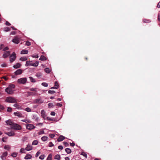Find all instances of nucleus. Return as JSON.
I'll list each match as a JSON object with an SVG mask.
<instances>
[{"mask_svg":"<svg viewBox=\"0 0 160 160\" xmlns=\"http://www.w3.org/2000/svg\"><path fill=\"white\" fill-rule=\"evenodd\" d=\"M26 45L27 46H29L31 45V42L28 41H27L26 42Z\"/></svg>","mask_w":160,"mask_h":160,"instance_id":"obj_47","label":"nucleus"},{"mask_svg":"<svg viewBox=\"0 0 160 160\" xmlns=\"http://www.w3.org/2000/svg\"><path fill=\"white\" fill-rule=\"evenodd\" d=\"M40 154V152H38L36 154V157H38V156Z\"/></svg>","mask_w":160,"mask_h":160,"instance_id":"obj_63","label":"nucleus"},{"mask_svg":"<svg viewBox=\"0 0 160 160\" xmlns=\"http://www.w3.org/2000/svg\"><path fill=\"white\" fill-rule=\"evenodd\" d=\"M143 22L145 23H149L150 22V21L149 19H144L143 20Z\"/></svg>","mask_w":160,"mask_h":160,"instance_id":"obj_32","label":"nucleus"},{"mask_svg":"<svg viewBox=\"0 0 160 160\" xmlns=\"http://www.w3.org/2000/svg\"><path fill=\"white\" fill-rule=\"evenodd\" d=\"M44 155H41L39 157V158L43 160L44 159Z\"/></svg>","mask_w":160,"mask_h":160,"instance_id":"obj_52","label":"nucleus"},{"mask_svg":"<svg viewBox=\"0 0 160 160\" xmlns=\"http://www.w3.org/2000/svg\"><path fill=\"white\" fill-rule=\"evenodd\" d=\"M5 92L8 94L11 95L13 94L14 93V91L12 89L9 88L8 87L6 88Z\"/></svg>","mask_w":160,"mask_h":160,"instance_id":"obj_5","label":"nucleus"},{"mask_svg":"<svg viewBox=\"0 0 160 160\" xmlns=\"http://www.w3.org/2000/svg\"><path fill=\"white\" fill-rule=\"evenodd\" d=\"M42 85L44 86V87H47L48 86V83H46V82H42Z\"/></svg>","mask_w":160,"mask_h":160,"instance_id":"obj_45","label":"nucleus"},{"mask_svg":"<svg viewBox=\"0 0 160 160\" xmlns=\"http://www.w3.org/2000/svg\"><path fill=\"white\" fill-rule=\"evenodd\" d=\"M81 155H83V156H84L85 158H87V156L86 153L84 152H82L81 154Z\"/></svg>","mask_w":160,"mask_h":160,"instance_id":"obj_40","label":"nucleus"},{"mask_svg":"<svg viewBox=\"0 0 160 160\" xmlns=\"http://www.w3.org/2000/svg\"><path fill=\"white\" fill-rule=\"evenodd\" d=\"M43 102L41 98L36 99L33 100V103H42Z\"/></svg>","mask_w":160,"mask_h":160,"instance_id":"obj_6","label":"nucleus"},{"mask_svg":"<svg viewBox=\"0 0 160 160\" xmlns=\"http://www.w3.org/2000/svg\"><path fill=\"white\" fill-rule=\"evenodd\" d=\"M41 114L43 118H45L46 117V115L45 114V113L43 110H42L41 111Z\"/></svg>","mask_w":160,"mask_h":160,"instance_id":"obj_19","label":"nucleus"},{"mask_svg":"<svg viewBox=\"0 0 160 160\" xmlns=\"http://www.w3.org/2000/svg\"><path fill=\"white\" fill-rule=\"evenodd\" d=\"M44 70L45 72H46L48 73H50L51 72V70L50 69L48 68H45Z\"/></svg>","mask_w":160,"mask_h":160,"instance_id":"obj_23","label":"nucleus"},{"mask_svg":"<svg viewBox=\"0 0 160 160\" xmlns=\"http://www.w3.org/2000/svg\"><path fill=\"white\" fill-rule=\"evenodd\" d=\"M8 155V153L7 152H4L3 154H2V156H1V158L2 159V160H4V158H3L5 157H6Z\"/></svg>","mask_w":160,"mask_h":160,"instance_id":"obj_20","label":"nucleus"},{"mask_svg":"<svg viewBox=\"0 0 160 160\" xmlns=\"http://www.w3.org/2000/svg\"><path fill=\"white\" fill-rule=\"evenodd\" d=\"M63 143L65 147H68L69 146V144L67 142H63Z\"/></svg>","mask_w":160,"mask_h":160,"instance_id":"obj_51","label":"nucleus"},{"mask_svg":"<svg viewBox=\"0 0 160 160\" xmlns=\"http://www.w3.org/2000/svg\"><path fill=\"white\" fill-rule=\"evenodd\" d=\"M32 157V155L31 154H27L25 156L24 158L25 159H30Z\"/></svg>","mask_w":160,"mask_h":160,"instance_id":"obj_18","label":"nucleus"},{"mask_svg":"<svg viewBox=\"0 0 160 160\" xmlns=\"http://www.w3.org/2000/svg\"><path fill=\"white\" fill-rule=\"evenodd\" d=\"M58 148L59 149L62 150L63 148V147L61 145H60L58 146Z\"/></svg>","mask_w":160,"mask_h":160,"instance_id":"obj_57","label":"nucleus"},{"mask_svg":"<svg viewBox=\"0 0 160 160\" xmlns=\"http://www.w3.org/2000/svg\"><path fill=\"white\" fill-rule=\"evenodd\" d=\"M52 155L51 154H50L48 156L47 160H52Z\"/></svg>","mask_w":160,"mask_h":160,"instance_id":"obj_30","label":"nucleus"},{"mask_svg":"<svg viewBox=\"0 0 160 160\" xmlns=\"http://www.w3.org/2000/svg\"><path fill=\"white\" fill-rule=\"evenodd\" d=\"M54 86L56 88V89H57L59 85L57 82H55L54 83Z\"/></svg>","mask_w":160,"mask_h":160,"instance_id":"obj_36","label":"nucleus"},{"mask_svg":"<svg viewBox=\"0 0 160 160\" xmlns=\"http://www.w3.org/2000/svg\"><path fill=\"white\" fill-rule=\"evenodd\" d=\"M14 115L15 116H17L19 118H21L23 117V115L22 113L20 112H15L14 113Z\"/></svg>","mask_w":160,"mask_h":160,"instance_id":"obj_10","label":"nucleus"},{"mask_svg":"<svg viewBox=\"0 0 160 160\" xmlns=\"http://www.w3.org/2000/svg\"><path fill=\"white\" fill-rule=\"evenodd\" d=\"M4 44H1V46H0V49H2V48H4Z\"/></svg>","mask_w":160,"mask_h":160,"instance_id":"obj_61","label":"nucleus"},{"mask_svg":"<svg viewBox=\"0 0 160 160\" xmlns=\"http://www.w3.org/2000/svg\"><path fill=\"white\" fill-rule=\"evenodd\" d=\"M56 105L58 106L59 107H62V104H61L60 103H57L56 104Z\"/></svg>","mask_w":160,"mask_h":160,"instance_id":"obj_55","label":"nucleus"},{"mask_svg":"<svg viewBox=\"0 0 160 160\" xmlns=\"http://www.w3.org/2000/svg\"><path fill=\"white\" fill-rule=\"evenodd\" d=\"M4 107L3 106L0 104V112H1V110H4Z\"/></svg>","mask_w":160,"mask_h":160,"instance_id":"obj_41","label":"nucleus"},{"mask_svg":"<svg viewBox=\"0 0 160 160\" xmlns=\"http://www.w3.org/2000/svg\"><path fill=\"white\" fill-rule=\"evenodd\" d=\"M5 133L8 135L9 136H14L15 135V133L14 132H5Z\"/></svg>","mask_w":160,"mask_h":160,"instance_id":"obj_14","label":"nucleus"},{"mask_svg":"<svg viewBox=\"0 0 160 160\" xmlns=\"http://www.w3.org/2000/svg\"><path fill=\"white\" fill-rule=\"evenodd\" d=\"M29 78L30 79V80L31 82H35V80L33 78L30 77H29Z\"/></svg>","mask_w":160,"mask_h":160,"instance_id":"obj_38","label":"nucleus"},{"mask_svg":"<svg viewBox=\"0 0 160 160\" xmlns=\"http://www.w3.org/2000/svg\"><path fill=\"white\" fill-rule=\"evenodd\" d=\"M48 107L49 108H51L52 107H54L55 105H54L53 104V103H49L48 104Z\"/></svg>","mask_w":160,"mask_h":160,"instance_id":"obj_35","label":"nucleus"},{"mask_svg":"<svg viewBox=\"0 0 160 160\" xmlns=\"http://www.w3.org/2000/svg\"><path fill=\"white\" fill-rule=\"evenodd\" d=\"M6 24L8 26L11 25V24L7 21L6 22Z\"/></svg>","mask_w":160,"mask_h":160,"instance_id":"obj_62","label":"nucleus"},{"mask_svg":"<svg viewBox=\"0 0 160 160\" xmlns=\"http://www.w3.org/2000/svg\"><path fill=\"white\" fill-rule=\"evenodd\" d=\"M30 63H30L28 61H27L26 63V66H28L29 65H30Z\"/></svg>","mask_w":160,"mask_h":160,"instance_id":"obj_53","label":"nucleus"},{"mask_svg":"<svg viewBox=\"0 0 160 160\" xmlns=\"http://www.w3.org/2000/svg\"><path fill=\"white\" fill-rule=\"evenodd\" d=\"M54 146L53 144L52 143V142H49V146L50 147H52Z\"/></svg>","mask_w":160,"mask_h":160,"instance_id":"obj_50","label":"nucleus"},{"mask_svg":"<svg viewBox=\"0 0 160 160\" xmlns=\"http://www.w3.org/2000/svg\"><path fill=\"white\" fill-rule=\"evenodd\" d=\"M27 58L26 57H21L20 60H21V61H26V60H27Z\"/></svg>","mask_w":160,"mask_h":160,"instance_id":"obj_31","label":"nucleus"},{"mask_svg":"<svg viewBox=\"0 0 160 160\" xmlns=\"http://www.w3.org/2000/svg\"><path fill=\"white\" fill-rule=\"evenodd\" d=\"M16 58V54L14 52H13L12 54L11 55L10 57V62H13Z\"/></svg>","mask_w":160,"mask_h":160,"instance_id":"obj_4","label":"nucleus"},{"mask_svg":"<svg viewBox=\"0 0 160 160\" xmlns=\"http://www.w3.org/2000/svg\"><path fill=\"white\" fill-rule=\"evenodd\" d=\"M20 38L16 36L12 40V42L18 44L19 43Z\"/></svg>","mask_w":160,"mask_h":160,"instance_id":"obj_7","label":"nucleus"},{"mask_svg":"<svg viewBox=\"0 0 160 160\" xmlns=\"http://www.w3.org/2000/svg\"><path fill=\"white\" fill-rule=\"evenodd\" d=\"M4 31L5 32H8L10 31V28L8 27H6L4 28Z\"/></svg>","mask_w":160,"mask_h":160,"instance_id":"obj_34","label":"nucleus"},{"mask_svg":"<svg viewBox=\"0 0 160 160\" xmlns=\"http://www.w3.org/2000/svg\"><path fill=\"white\" fill-rule=\"evenodd\" d=\"M10 54V52L9 51L5 52L3 55V57L4 58H6L8 57Z\"/></svg>","mask_w":160,"mask_h":160,"instance_id":"obj_9","label":"nucleus"},{"mask_svg":"<svg viewBox=\"0 0 160 160\" xmlns=\"http://www.w3.org/2000/svg\"><path fill=\"white\" fill-rule=\"evenodd\" d=\"M54 158L55 159L59 160L60 159V155L59 154L56 155L55 156Z\"/></svg>","mask_w":160,"mask_h":160,"instance_id":"obj_27","label":"nucleus"},{"mask_svg":"<svg viewBox=\"0 0 160 160\" xmlns=\"http://www.w3.org/2000/svg\"><path fill=\"white\" fill-rule=\"evenodd\" d=\"M48 137L46 136H44L41 138V139L43 141H46L48 140Z\"/></svg>","mask_w":160,"mask_h":160,"instance_id":"obj_21","label":"nucleus"},{"mask_svg":"<svg viewBox=\"0 0 160 160\" xmlns=\"http://www.w3.org/2000/svg\"><path fill=\"white\" fill-rule=\"evenodd\" d=\"M22 122H25L26 123H30L31 121L30 120L28 119H25L24 120H22Z\"/></svg>","mask_w":160,"mask_h":160,"instance_id":"obj_39","label":"nucleus"},{"mask_svg":"<svg viewBox=\"0 0 160 160\" xmlns=\"http://www.w3.org/2000/svg\"><path fill=\"white\" fill-rule=\"evenodd\" d=\"M25 150V149H24V148H22L20 150V152L22 153H25L24 151Z\"/></svg>","mask_w":160,"mask_h":160,"instance_id":"obj_49","label":"nucleus"},{"mask_svg":"<svg viewBox=\"0 0 160 160\" xmlns=\"http://www.w3.org/2000/svg\"><path fill=\"white\" fill-rule=\"evenodd\" d=\"M8 49H9L8 48V47H7L4 48H3V51H5L7 50H8Z\"/></svg>","mask_w":160,"mask_h":160,"instance_id":"obj_60","label":"nucleus"},{"mask_svg":"<svg viewBox=\"0 0 160 160\" xmlns=\"http://www.w3.org/2000/svg\"><path fill=\"white\" fill-rule=\"evenodd\" d=\"M17 153L16 152H13L11 155L13 158L16 157L17 156Z\"/></svg>","mask_w":160,"mask_h":160,"instance_id":"obj_37","label":"nucleus"},{"mask_svg":"<svg viewBox=\"0 0 160 160\" xmlns=\"http://www.w3.org/2000/svg\"><path fill=\"white\" fill-rule=\"evenodd\" d=\"M38 143V141L37 140H34L32 142V145H37Z\"/></svg>","mask_w":160,"mask_h":160,"instance_id":"obj_26","label":"nucleus"},{"mask_svg":"<svg viewBox=\"0 0 160 160\" xmlns=\"http://www.w3.org/2000/svg\"><path fill=\"white\" fill-rule=\"evenodd\" d=\"M1 78H3L5 81L8 80V78L6 76H4Z\"/></svg>","mask_w":160,"mask_h":160,"instance_id":"obj_59","label":"nucleus"},{"mask_svg":"<svg viewBox=\"0 0 160 160\" xmlns=\"http://www.w3.org/2000/svg\"><path fill=\"white\" fill-rule=\"evenodd\" d=\"M22 73V70L21 69H19L17 70L14 72L15 75H20Z\"/></svg>","mask_w":160,"mask_h":160,"instance_id":"obj_12","label":"nucleus"},{"mask_svg":"<svg viewBox=\"0 0 160 160\" xmlns=\"http://www.w3.org/2000/svg\"><path fill=\"white\" fill-rule=\"evenodd\" d=\"M27 81L26 78H22L18 79L17 82L19 84H24Z\"/></svg>","mask_w":160,"mask_h":160,"instance_id":"obj_3","label":"nucleus"},{"mask_svg":"<svg viewBox=\"0 0 160 160\" xmlns=\"http://www.w3.org/2000/svg\"><path fill=\"white\" fill-rule=\"evenodd\" d=\"M65 137L63 136L62 135H60L57 139V141L58 142H61L63 140L65 139Z\"/></svg>","mask_w":160,"mask_h":160,"instance_id":"obj_13","label":"nucleus"},{"mask_svg":"<svg viewBox=\"0 0 160 160\" xmlns=\"http://www.w3.org/2000/svg\"><path fill=\"white\" fill-rule=\"evenodd\" d=\"M39 59L42 61H44L46 60L47 58L46 57L42 55Z\"/></svg>","mask_w":160,"mask_h":160,"instance_id":"obj_24","label":"nucleus"},{"mask_svg":"<svg viewBox=\"0 0 160 160\" xmlns=\"http://www.w3.org/2000/svg\"><path fill=\"white\" fill-rule=\"evenodd\" d=\"M49 136L51 138H52L54 137L55 135L53 134H50L49 135Z\"/></svg>","mask_w":160,"mask_h":160,"instance_id":"obj_58","label":"nucleus"},{"mask_svg":"<svg viewBox=\"0 0 160 160\" xmlns=\"http://www.w3.org/2000/svg\"><path fill=\"white\" fill-rule=\"evenodd\" d=\"M11 127L12 129L18 130H21L22 128L20 125L14 123H13Z\"/></svg>","mask_w":160,"mask_h":160,"instance_id":"obj_2","label":"nucleus"},{"mask_svg":"<svg viewBox=\"0 0 160 160\" xmlns=\"http://www.w3.org/2000/svg\"><path fill=\"white\" fill-rule=\"evenodd\" d=\"M32 149V146L30 144H28L27 145L26 147L25 148V149L27 151H30Z\"/></svg>","mask_w":160,"mask_h":160,"instance_id":"obj_11","label":"nucleus"},{"mask_svg":"<svg viewBox=\"0 0 160 160\" xmlns=\"http://www.w3.org/2000/svg\"><path fill=\"white\" fill-rule=\"evenodd\" d=\"M55 92L54 91H53V90H49L48 91V93H49L51 94L54 93Z\"/></svg>","mask_w":160,"mask_h":160,"instance_id":"obj_43","label":"nucleus"},{"mask_svg":"<svg viewBox=\"0 0 160 160\" xmlns=\"http://www.w3.org/2000/svg\"><path fill=\"white\" fill-rule=\"evenodd\" d=\"M6 123L8 125H9L11 126V127L12 126V124L14 123L13 122H12L11 120H7L6 121Z\"/></svg>","mask_w":160,"mask_h":160,"instance_id":"obj_15","label":"nucleus"},{"mask_svg":"<svg viewBox=\"0 0 160 160\" xmlns=\"http://www.w3.org/2000/svg\"><path fill=\"white\" fill-rule=\"evenodd\" d=\"M47 119L48 120L50 121H53V119L52 118L49 117H47Z\"/></svg>","mask_w":160,"mask_h":160,"instance_id":"obj_54","label":"nucleus"},{"mask_svg":"<svg viewBox=\"0 0 160 160\" xmlns=\"http://www.w3.org/2000/svg\"><path fill=\"white\" fill-rule=\"evenodd\" d=\"M44 132L43 131H39L38 134L39 135H41V134H44Z\"/></svg>","mask_w":160,"mask_h":160,"instance_id":"obj_42","label":"nucleus"},{"mask_svg":"<svg viewBox=\"0 0 160 160\" xmlns=\"http://www.w3.org/2000/svg\"><path fill=\"white\" fill-rule=\"evenodd\" d=\"M18 101L17 99L14 97H7L5 100V102L8 103H16Z\"/></svg>","mask_w":160,"mask_h":160,"instance_id":"obj_1","label":"nucleus"},{"mask_svg":"<svg viewBox=\"0 0 160 160\" xmlns=\"http://www.w3.org/2000/svg\"><path fill=\"white\" fill-rule=\"evenodd\" d=\"M51 115L52 116H55V113L54 112H51Z\"/></svg>","mask_w":160,"mask_h":160,"instance_id":"obj_64","label":"nucleus"},{"mask_svg":"<svg viewBox=\"0 0 160 160\" xmlns=\"http://www.w3.org/2000/svg\"><path fill=\"white\" fill-rule=\"evenodd\" d=\"M28 52V51L27 50H23L21 52V54H27Z\"/></svg>","mask_w":160,"mask_h":160,"instance_id":"obj_22","label":"nucleus"},{"mask_svg":"<svg viewBox=\"0 0 160 160\" xmlns=\"http://www.w3.org/2000/svg\"><path fill=\"white\" fill-rule=\"evenodd\" d=\"M65 151L68 154H69L71 152V150L69 148H66L65 149Z\"/></svg>","mask_w":160,"mask_h":160,"instance_id":"obj_25","label":"nucleus"},{"mask_svg":"<svg viewBox=\"0 0 160 160\" xmlns=\"http://www.w3.org/2000/svg\"><path fill=\"white\" fill-rule=\"evenodd\" d=\"M4 149L7 150H9L10 148V147L9 145H5L4 147Z\"/></svg>","mask_w":160,"mask_h":160,"instance_id":"obj_33","label":"nucleus"},{"mask_svg":"<svg viewBox=\"0 0 160 160\" xmlns=\"http://www.w3.org/2000/svg\"><path fill=\"white\" fill-rule=\"evenodd\" d=\"M38 64V62L36 61L34 63H31L30 65L34 67H37Z\"/></svg>","mask_w":160,"mask_h":160,"instance_id":"obj_17","label":"nucleus"},{"mask_svg":"<svg viewBox=\"0 0 160 160\" xmlns=\"http://www.w3.org/2000/svg\"><path fill=\"white\" fill-rule=\"evenodd\" d=\"M13 106L18 109H19L20 108V106L19 105L18 103L15 104L13 105Z\"/></svg>","mask_w":160,"mask_h":160,"instance_id":"obj_29","label":"nucleus"},{"mask_svg":"<svg viewBox=\"0 0 160 160\" xmlns=\"http://www.w3.org/2000/svg\"><path fill=\"white\" fill-rule=\"evenodd\" d=\"M7 112H11L12 111V108L10 107H8L7 110Z\"/></svg>","mask_w":160,"mask_h":160,"instance_id":"obj_48","label":"nucleus"},{"mask_svg":"<svg viewBox=\"0 0 160 160\" xmlns=\"http://www.w3.org/2000/svg\"><path fill=\"white\" fill-rule=\"evenodd\" d=\"M26 128L29 130H32L35 128V127L32 124H28L26 125Z\"/></svg>","mask_w":160,"mask_h":160,"instance_id":"obj_8","label":"nucleus"},{"mask_svg":"<svg viewBox=\"0 0 160 160\" xmlns=\"http://www.w3.org/2000/svg\"><path fill=\"white\" fill-rule=\"evenodd\" d=\"M25 110L28 112H30L31 111V110L30 108H28V107L26 108L25 109Z\"/></svg>","mask_w":160,"mask_h":160,"instance_id":"obj_46","label":"nucleus"},{"mask_svg":"<svg viewBox=\"0 0 160 160\" xmlns=\"http://www.w3.org/2000/svg\"><path fill=\"white\" fill-rule=\"evenodd\" d=\"M15 85L14 84H10L9 85L8 87L12 89L15 88Z\"/></svg>","mask_w":160,"mask_h":160,"instance_id":"obj_28","label":"nucleus"},{"mask_svg":"<svg viewBox=\"0 0 160 160\" xmlns=\"http://www.w3.org/2000/svg\"><path fill=\"white\" fill-rule=\"evenodd\" d=\"M32 57L33 58H38V55H32Z\"/></svg>","mask_w":160,"mask_h":160,"instance_id":"obj_56","label":"nucleus"},{"mask_svg":"<svg viewBox=\"0 0 160 160\" xmlns=\"http://www.w3.org/2000/svg\"><path fill=\"white\" fill-rule=\"evenodd\" d=\"M21 66V64L19 63H17L16 65H14L13 66V67L15 68H19Z\"/></svg>","mask_w":160,"mask_h":160,"instance_id":"obj_16","label":"nucleus"},{"mask_svg":"<svg viewBox=\"0 0 160 160\" xmlns=\"http://www.w3.org/2000/svg\"><path fill=\"white\" fill-rule=\"evenodd\" d=\"M30 90L31 91H34L35 92H37V88H31L30 89Z\"/></svg>","mask_w":160,"mask_h":160,"instance_id":"obj_44","label":"nucleus"}]
</instances>
